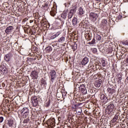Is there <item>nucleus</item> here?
<instances>
[{
  "label": "nucleus",
  "instance_id": "obj_1",
  "mask_svg": "<svg viewBox=\"0 0 128 128\" xmlns=\"http://www.w3.org/2000/svg\"><path fill=\"white\" fill-rule=\"evenodd\" d=\"M21 114L22 116V117L24 118H30V110H28V108H24L21 110Z\"/></svg>",
  "mask_w": 128,
  "mask_h": 128
},
{
  "label": "nucleus",
  "instance_id": "obj_2",
  "mask_svg": "<svg viewBox=\"0 0 128 128\" xmlns=\"http://www.w3.org/2000/svg\"><path fill=\"white\" fill-rule=\"evenodd\" d=\"M90 20L92 22H96L98 18V13L96 12H92L90 14Z\"/></svg>",
  "mask_w": 128,
  "mask_h": 128
},
{
  "label": "nucleus",
  "instance_id": "obj_3",
  "mask_svg": "<svg viewBox=\"0 0 128 128\" xmlns=\"http://www.w3.org/2000/svg\"><path fill=\"white\" fill-rule=\"evenodd\" d=\"M50 74L51 76V81L54 82V80L56 78V72L54 70H52L50 72Z\"/></svg>",
  "mask_w": 128,
  "mask_h": 128
},
{
  "label": "nucleus",
  "instance_id": "obj_4",
  "mask_svg": "<svg viewBox=\"0 0 128 128\" xmlns=\"http://www.w3.org/2000/svg\"><path fill=\"white\" fill-rule=\"evenodd\" d=\"M79 90L80 92H82V94H86V86H84V84H82L79 87Z\"/></svg>",
  "mask_w": 128,
  "mask_h": 128
},
{
  "label": "nucleus",
  "instance_id": "obj_5",
  "mask_svg": "<svg viewBox=\"0 0 128 128\" xmlns=\"http://www.w3.org/2000/svg\"><path fill=\"white\" fill-rule=\"evenodd\" d=\"M30 76L33 80H36L38 78V74L36 70L32 71L30 74Z\"/></svg>",
  "mask_w": 128,
  "mask_h": 128
},
{
  "label": "nucleus",
  "instance_id": "obj_6",
  "mask_svg": "<svg viewBox=\"0 0 128 128\" xmlns=\"http://www.w3.org/2000/svg\"><path fill=\"white\" fill-rule=\"evenodd\" d=\"M107 109L108 110L109 114H110V112H112L114 110V104L111 102V104L108 106Z\"/></svg>",
  "mask_w": 128,
  "mask_h": 128
},
{
  "label": "nucleus",
  "instance_id": "obj_7",
  "mask_svg": "<svg viewBox=\"0 0 128 128\" xmlns=\"http://www.w3.org/2000/svg\"><path fill=\"white\" fill-rule=\"evenodd\" d=\"M114 80H116L118 84H120L122 82V75L120 74H117Z\"/></svg>",
  "mask_w": 128,
  "mask_h": 128
},
{
  "label": "nucleus",
  "instance_id": "obj_8",
  "mask_svg": "<svg viewBox=\"0 0 128 128\" xmlns=\"http://www.w3.org/2000/svg\"><path fill=\"white\" fill-rule=\"evenodd\" d=\"M12 30H14V27L12 26H9L6 28L5 30V32L7 34H8L12 32Z\"/></svg>",
  "mask_w": 128,
  "mask_h": 128
},
{
  "label": "nucleus",
  "instance_id": "obj_9",
  "mask_svg": "<svg viewBox=\"0 0 128 128\" xmlns=\"http://www.w3.org/2000/svg\"><path fill=\"white\" fill-rule=\"evenodd\" d=\"M8 124L10 126V128H14V120H8Z\"/></svg>",
  "mask_w": 128,
  "mask_h": 128
},
{
  "label": "nucleus",
  "instance_id": "obj_10",
  "mask_svg": "<svg viewBox=\"0 0 128 128\" xmlns=\"http://www.w3.org/2000/svg\"><path fill=\"white\" fill-rule=\"evenodd\" d=\"M100 100L102 102H108V98L106 96V95L104 94H101Z\"/></svg>",
  "mask_w": 128,
  "mask_h": 128
},
{
  "label": "nucleus",
  "instance_id": "obj_11",
  "mask_svg": "<svg viewBox=\"0 0 128 128\" xmlns=\"http://www.w3.org/2000/svg\"><path fill=\"white\" fill-rule=\"evenodd\" d=\"M88 62V58L86 57L84 58H83L81 62V64L82 66H86V64Z\"/></svg>",
  "mask_w": 128,
  "mask_h": 128
},
{
  "label": "nucleus",
  "instance_id": "obj_12",
  "mask_svg": "<svg viewBox=\"0 0 128 128\" xmlns=\"http://www.w3.org/2000/svg\"><path fill=\"white\" fill-rule=\"evenodd\" d=\"M76 24H78V18L74 17L72 20V25L71 26H76Z\"/></svg>",
  "mask_w": 128,
  "mask_h": 128
},
{
  "label": "nucleus",
  "instance_id": "obj_13",
  "mask_svg": "<svg viewBox=\"0 0 128 128\" xmlns=\"http://www.w3.org/2000/svg\"><path fill=\"white\" fill-rule=\"evenodd\" d=\"M108 92L109 94H110L111 96L112 94H114V92H116V90L112 88H108Z\"/></svg>",
  "mask_w": 128,
  "mask_h": 128
},
{
  "label": "nucleus",
  "instance_id": "obj_14",
  "mask_svg": "<svg viewBox=\"0 0 128 128\" xmlns=\"http://www.w3.org/2000/svg\"><path fill=\"white\" fill-rule=\"evenodd\" d=\"M4 60L6 62H10V54H8L4 56Z\"/></svg>",
  "mask_w": 128,
  "mask_h": 128
},
{
  "label": "nucleus",
  "instance_id": "obj_15",
  "mask_svg": "<svg viewBox=\"0 0 128 128\" xmlns=\"http://www.w3.org/2000/svg\"><path fill=\"white\" fill-rule=\"evenodd\" d=\"M102 80L96 81L95 82L94 86L96 88H100L102 86Z\"/></svg>",
  "mask_w": 128,
  "mask_h": 128
},
{
  "label": "nucleus",
  "instance_id": "obj_16",
  "mask_svg": "<svg viewBox=\"0 0 128 128\" xmlns=\"http://www.w3.org/2000/svg\"><path fill=\"white\" fill-rule=\"evenodd\" d=\"M84 14V8L82 7H80L78 9V14L79 16H82Z\"/></svg>",
  "mask_w": 128,
  "mask_h": 128
},
{
  "label": "nucleus",
  "instance_id": "obj_17",
  "mask_svg": "<svg viewBox=\"0 0 128 128\" xmlns=\"http://www.w3.org/2000/svg\"><path fill=\"white\" fill-rule=\"evenodd\" d=\"M66 14H68V11H64L61 14V18L64 20H66Z\"/></svg>",
  "mask_w": 128,
  "mask_h": 128
},
{
  "label": "nucleus",
  "instance_id": "obj_18",
  "mask_svg": "<svg viewBox=\"0 0 128 128\" xmlns=\"http://www.w3.org/2000/svg\"><path fill=\"white\" fill-rule=\"evenodd\" d=\"M52 50V46H48L46 48V51L47 54L50 52Z\"/></svg>",
  "mask_w": 128,
  "mask_h": 128
},
{
  "label": "nucleus",
  "instance_id": "obj_19",
  "mask_svg": "<svg viewBox=\"0 0 128 128\" xmlns=\"http://www.w3.org/2000/svg\"><path fill=\"white\" fill-rule=\"evenodd\" d=\"M74 16V13H72V12H69L68 15V19L72 18Z\"/></svg>",
  "mask_w": 128,
  "mask_h": 128
},
{
  "label": "nucleus",
  "instance_id": "obj_20",
  "mask_svg": "<svg viewBox=\"0 0 128 128\" xmlns=\"http://www.w3.org/2000/svg\"><path fill=\"white\" fill-rule=\"evenodd\" d=\"M70 12H72V14L76 12V6L72 7V8L70 10Z\"/></svg>",
  "mask_w": 128,
  "mask_h": 128
},
{
  "label": "nucleus",
  "instance_id": "obj_21",
  "mask_svg": "<svg viewBox=\"0 0 128 128\" xmlns=\"http://www.w3.org/2000/svg\"><path fill=\"white\" fill-rule=\"evenodd\" d=\"M118 120V115H116L114 118H112V122H116V120Z\"/></svg>",
  "mask_w": 128,
  "mask_h": 128
},
{
  "label": "nucleus",
  "instance_id": "obj_22",
  "mask_svg": "<svg viewBox=\"0 0 128 128\" xmlns=\"http://www.w3.org/2000/svg\"><path fill=\"white\" fill-rule=\"evenodd\" d=\"M66 40V38L64 36H62L58 40V42H64Z\"/></svg>",
  "mask_w": 128,
  "mask_h": 128
},
{
  "label": "nucleus",
  "instance_id": "obj_23",
  "mask_svg": "<svg viewBox=\"0 0 128 128\" xmlns=\"http://www.w3.org/2000/svg\"><path fill=\"white\" fill-rule=\"evenodd\" d=\"M32 102L34 106H36L38 104V100H32Z\"/></svg>",
  "mask_w": 128,
  "mask_h": 128
},
{
  "label": "nucleus",
  "instance_id": "obj_24",
  "mask_svg": "<svg viewBox=\"0 0 128 128\" xmlns=\"http://www.w3.org/2000/svg\"><path fill=\"white\" fill-rule=\"evenodd\" d=\"M27 118L25 119L23 121V124H28V122H30V117H26Z\"/></svg>",
  "mask_w": 128,
  "mask_h": 128
},
{
  "label": "nucleus",
  "instance_id": "obj_25",
  "mask_svg": "<svg viewBox=\"0 0 128 128\" xmlns=\"http://www.w3.org/2000/svg\"><path fill=\"white\" fill-rule=\"evenodd\" d=\"M96 40H102V36L98 34H96Z\"/></svg>",
  "mask_w": 128,
  "mask_h": 128
},
{
  "label": "nucleus",
  "instance_id": "obj_26",
  "mask_svg": "<svg viewBox=\"0 0 128 128\" xmlns=\"http://www.w3.org/2000/svg\"><path fill=\"white\" fill-rule=\"evenodd\" d=\"M0 70H1V72H6V67H4V66H1L0 68Z\"/></svg>",
  "mask_w": 128,
  "mask_h": 128
},
{
  "label": "nucleus",
  "instance_id": "obj_27",
  "mask_svg": "<svg viewBox=\"0 0 128 128\" xmlns=\"http://www.w3.org/2000/svg\"><path fill=\"white\" fill-rule=\"evenodd\" d=\"M50 14L52 16H56V12L54 10H52L50 12Z\"/></svg>",
  "mask_w": 128,
  "mask_h": 128
},
{
  "label": "nucleus",
  "instance_id": "obj_28",
  "mask_svg": "<svg viewBox=\"0 0 128 128\" xmlns=\"http://www.w3.org/2000/svg\"><path fill=\"white\" fill-rule=\"evenodd\" d=\"M96 44V39L94 38L92 42H88V44Z\"/></svg>",
  "mask_w": 128,
  "mask_h": 128
},
{
  "label": "nucleus",
  "instance_id": "obj_29",
  "mask_svg": "<svg viewBox=\"0 0 128 128\" xmlns=\"http://www.w3.org/2000/svg\"><path fill=\"white\" fill-rule=\"evenodd\" d=\"M72 48L74 50H74H76L77 48H78V46H76V45H74V46H72Z\"/></svg>",
  "mask_w": 128,
  "mask_h": 128
},
{
  "label": "nucleus",
  "instance_id": "obj_30",
  "mask_svg": "<svg viewBox=\"0 0 128 128\" xmlns=\"http://www.w3.org/2000/svg\"><path fill=\"white\" fill-rule=\"evenodd\" d=\"M76 106H78L77 104H72V108L76 110Z\"/></svg>",
  "mask_w": 128,
  "mask_h": 128
},
{
  "label": "nucleus",
  "instance_id": "obj_31",
  "mask_svg": "<svg viewBox=\"0 0 128 128\" xmlns=\"http://www.w3.org/2000/svg\"><path fill=\"white\" fill-rule=\"evenodd\" d=\"M60 32H57L55 34H54L55 36V38H58V36H60Z\"/></svg>",
  "mask_w": 128,
  "mask_h": 128
},
{
  "label": "nucleus",
  "instance_id": "obj_32",
  "mask_svg": "<svg viewBox=\"0 0 128 128\" xmlns=\"http://www.w3.org/2000/svg\"><path fill=\"white\" fill-rule=\"evenodd\" d=\"M86 36L88 38H86V40H92V36L90 34H87Z\"/></svg>",
  "mask_w": 128,
  "mask_h": 128
},
{
  "label": "nucleus",
  "instance_id": "obj_33",
  "mask_svg": "<svg viewBox=\"0 0 128 128\" xmlns=\"http://www.w3.org/2000/svg\"><path fill=\"white\" fill-rule=\"evenodd\" d=\"M102 66H106V60H102Z\"/></svg>",
  "mask_w": 128,
  "mask_h": 128
},
{
  "label": "nucleus",
  "instance_id": "obj_34",
  "mask_svg": "<svg viewBox=\"0 0 128 128\" xmlns=\"http://www.w3.org/2000/svg\"><path fill=\"white\" fill-rule=\"evenodd\" d=\"M77 110H78V114H82V108L80 107L77 108Z\"/></svg>",
  "mask_w": 128,
  "mask_h": 128
},
{
  "label": "nucleus",
  "instance_id": "obj_35",
  "mask_svg": "<svg viewBox=\"0 0 128 128\" xmlns=\"http://www.w3.org/2000/svg\"><path fill=\"white\" fill-rule=\"evenodd\" d=\"M48 126H50L52 128V126H54L56 125V123H48Z\"/></svg>",
  "mask_w": 128,
  "mask_h": 128
},
{
  "label": "nucleus",
  "instance_id": "obj_36",
  "mask_svg": "<svg viewBox=\"0 0 128 128\" xmlns=\"http://www.w3.org/2000/svg\"><path fill=\"white\" fill-rule=\"evenodd\" d=\"M46 106H50V101L49 100L47 103L46 104Z\"/></svg>",
  "mask_w": 128,
  "mask_h": 128
},
{
  "label": "nucleus",
  "instance_id": "obj_37",
  "mask_svg": "<svg viewBox=\"0 0 128 128\" xmlns=\"http://www.w3.org/2000/svg\"><path fill=\"white\" fill-rule=\"evenodd\" d=\"M48 5L46 4V3L42 5L43 8H48Z\"/></svg>",
  "mask_w": 128,
  "mask_h": 128
},
{
  "label": "nucleus",
  "instance_id": "obj_38",
  "mask_svg": "<svg viewBox=\"0 0 128 128\" xmlns=\"http://www.w3.org/2000/svg\"><path fill=\"white\" fill-rule=\"evenodd\" d=\"M102 22H104V24H108V21L106 20H104Z\"/></svg>",
  "mask_w": 128,
  "mask_h": 128
},
{
  "label": "nucleus",
  "instance_id": "obj_39",
  "mask_svg": "<svg viewBox=\"0 0 128 128\" xmlns=\"http://www.w3.org/2000/svg\"><path fill=\"white\" fill-rule=\"evenodd\" d=\"M54 38H56V36L54 34L50 36V40H54Z\"/></svg>",
  "mask_w": 128,
  "mask_h": 128
},
{
  "label": "nucleus",
  "instance_id": "obj_40",
  "mask_svg": "<svg viewBox=\"0 0 128 128\" xmlns=\"http://www.w3.org/2000/svg\"><path fill=\"white\" fill-rule=\"evenodd\" d=\"M4 122V117L1 116L0 117V122Z\"/></svg>",
  "mask_w": 128,
  "mask_h": 128
},
{
  "label": "nucleus",
  "instance_id": "obj_41",
  "mask_svg": "<svg viewBox=\"0 0 128 128\" xmlns=\"http://www.w3.org/2000/svg\"><path fill=\"white\" fill-rule=\"evenodd\" d=\"M118 20H122V15H119L118 16Z\"/></svg>",
  "mask_w": 128,
  "mask_h": 128
},
{
  "label": "nucleus",
  "instance_id": "obj_42",
  "mask_svg": "<svg viewBox=\"0 0 128 128\" xmlns=\"http://www.w3.org/2000/svg\"><path fill=\"white\" fill-rule=\"evenodd\" d=\"M32 100H38V98H36V96H34L32 98Z\"/></svg>",
  "mask_w": 128,
  "mask_h": 128
},
{
  "label": "nucleus",
  "instance_id": "obj_43",
  "mask_svg": "<svg viewBox=\"0 0 128 128\" xmlns=\"http://www.w3.org/2000/svg\"><path fill=\"white\" fill-rule=\"evenodd\" d=\"M36 14H37L38 16H36V18H38L39 19L40 18V17L38 16V13H36Z\"/></svg>",
  "mask_w": 128,
  "mask_h": 128
},
{
  "label": "nucleus",
  "instance_id": "obj_44",
  "mask_svg": "<svg viewBox=\"0 0 128 128\" xmlns=\"http://www.w3.org/2000/svg\"><path fill=\"white\" fill-rule=\"evenodd\" d=\"M26 20H28V18H24L23 20V22H26Z\"/></svg>",
  "mask_w": 128,
  "mask_h": 128
},
{
  "label": "nucleus",
  "instance_id": "obj_45",
  "mask_svg": "<svg viewBox=\"0 0 128 128\" xmlns=\"http://www.w3.org/2000/svg\"><path fill=\"white\" fill-rule=\"evenodd\" d=\"M126 62L128 64V58H126Z\"/></svg>",
  "mask_w": 128,
  "mask_h": 128
},
{
  "label": "nucleus",
  "instance_id": "obj_46",
  "mask_svg": "<svg viewBox=\"0 0 128 128\" xmlns=\"http://www.w3.org/2000/svg\"><path fill=\"white\" fill-rule=\"evenodd\" d=\"M96 2H100L101 0H96Z\"/></svg>",
  "mask_w": 128,
  "mask_h": 128
},
{
  "label": "nucleus",
  "instance_id": "obj_47",
  "mask_svg": "<svg viewBox=\"0 0 128 128\" xmlns=\"http://www.w3.org/2000/svg\"><path fill=\"white\" fill-rule=\"evenodd\" d=\"M34 22V20H30V22Z\"/></svg>",
  "mask_w": 128,
  "mask_h": 128
},
{
  "label": "nucleus",
  "instance_id": "obj_48",
  "mask_svg": "<svg viewBox=\"0 0 128 128\" xmlns=\"http://www.w3.org/2000/svg\"><path fill=\"white\" fill-rule=\"evenodd\" d=\"M56 96H58V98H59L58 97V93L56 94Z\"/></svg>",
  "mask_w": 128,
  "mask_h": 128
},
{
  "label": "nucleus",
  "instance_id": "obj_49",
  "mask_svg": "<svg viewBox=\"0 0 128 128\" xmlns=\"http://www.w3.org/2000/svg\"><path fill=\"white\" fill-rule=\"evenodd\" d=\"M44 82H44H44L42 84H44Z\"/></svg>",
  "mask_w": 128,
  "mask_h": 128
},
{
  "label": "nucleus",
  "instance_id": "obj_50",
  "mask_svg": "<svg viewBox=\"0 0 128 128\" xmlns=\"http://www.w3.org/2000/svg\"><path fill=\"white\" fill-rule=\"evenodd\" d=\"M36 60V58H34V60Z\"/></svg>",
  "mask_w": 128,
  "mask_h": 128
},
{
  "label": "nucleus",
  "instance_id": "obj_51",
  "mask_svg": "<svg viewBox=\"0 0 128 128\" xmlns=\"http://www.w3.org/2000/svg\"><path fill=\"white\" fill-rule=\"evenodd\" d=\"M127 80H128V77L127 78Z\"/></svg>",
  "mask_w": 128,
  "mask_h": 128
},
{
  "label": "nucleus",
  "instance_id": "obj_52",
  "mask_svg": "<svg viewBox=\"0 0 128 128\" xmlns=\"http://www.w3.org/2000/svg\"><path fill=\"white\" fill-rule=\"evenodd\" d=\"M4 84H3V86H4Z\"/></svg>",
  "mask_w": 128,
  "mask_h": 128
},
{
  "label": "nucleus",
  "instance_id": "obj_53",
  "mask_svg": "<svg viewBox=\"0 0 128 128\" xmlns=\"http://www.w3.org/2000/svg\"><path fill=\"white\" fill-rule=\"evenodd\" d=\"M4 84H3V86H4Z\"/></svg>",
  "mask_w": 128,
  "mask_h": 128
}]
</instances>
